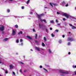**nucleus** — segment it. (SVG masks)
<instances>
[{"label":"nucleus","mask_w":76,"mask_h":76,"mask_svg":"<svg viewBox=\"0 0 76 76\" xmlns=\"http://www.w3.org/2000/svg\"><path fill=\"white\" fill-rule=\"evenodd\" d=\"M37 15L38 18L39 19V20H40L41 22H43V21L45 23H47V21L46 20L44 19V20H42L41 18V17L43 15H44V14H42L40 15H38V14L37 13H36Z\"/></svg>","instance_id":"nucleus-1"},{"label":"nucleus","mask_w":76,"mask_h":76,"mask_svg":"<svg viewBox=\"0 0 76 76\" xmlns=\"http://www.w3.org/2000/svg\"><path fill=\"white\" fill-rule=\"evenodd\" d=\"M60 73H62L61 74V76H64V74H68L69 71H65L61 69H60L59 70Z\"/></svg>","instance_id":"nucleus-2"},{"label":"nucleus","mask_w":76,"mask_h":76,"mask_svg":"<svg viewBox=\"0 0 76 76\" xmlns=\"http://www.w3.org/2000/svg\"><path fill=\"white\" fill-rule=\"evenodd\" d=\"M67 41L72 42V41H75V39L73 38L69 37L68 38Z\"/></svg>","instance_id":"nucleus-3"},{"label":"nucleus","mask_w":76,"mask_h":76,"mask_svg":"<svg viewBox=\"0 0 76 76\" xmlns=\"http://www.w3.org/2000/svg\"><path fill=\"white\" fill-rule=\"evenodd\" d=\"M4 30V26H3L1 25L0 26V31H3Z\"/></svg>","instance_id":"nucleus-4"},{"label":"nucleus","mask_w":76,"mask_h":76,"mask_svg":"<svg viewBox=\"0 0 76 76\" xmlns=\"http://www.w3.org/2000/svg\"><path fill=\"white\" fill-rule=\"evenodd\" d=\"M50 4L51 6H52V7H53V6H57V4L54 3H50Z\"/></svg>","instance_id":"nucleus-5"},{"label":"nucleus","mask_w":76,"mask_h":76,"mask_svg":"<svg viewBox=\"0 0 76 76\" xmlns=\"http://www.w3.org/2000/svg\"><path fill=\"white\" fill-rule=\"evenodd\" d=\"M35 49L36 50H37V51H41V50H44V49H43L42 48H39L36 47Z\"/></svg>","instance_id":"nucleus-6"},{"label":"nucleus","mask_w":76,"mask_h":76,"mask_svg":"<svg viewBox=\"0 0 76 76\" xmlns=\"http://www.w3.org/2000/svg\"><path fill=\"white\" fill-rule=\"evenodd\" d=\"M63 15L66 17L67 18H70V15H68L67 14H66V13L63 14Z\"/></svg>","instance_id":"nucleus-7"},{"label":"nucleus","mask_w":76,"mask_h":76,"mask_svg":"<svg viewBox=\"0 0 76 76\" xmlns=\"http://www.w3.org/2000/svg\"><path fill=\"white\" fill-rule=\"evenodd\" d=\"M0 64H4V62H3V59L2 58H0Z\"/></svg>","instance_id":"nucleus-8"},{"label":"nucleus","mask_w":76,"mask_h":76,"mask_svg":"<svg viewBox=\"0 0 76 76\" xmlns=\"http://www.w3.org/2000/svg\"><path fill=\"white\" fill-rule=\"evenodd\" d=\"M14 66H13V65L11 64L10 66V69H14Z\"/></svg>","instance_id":"nucleus-9"},{"label":"nucleus","mask_w":76,"mask_h":76,"mask_svg":"<svg viewBox=\"0 0 76 76\" xmlns=\"http://www.w3.org/2000/svg\"><path fill=\"white\" fill-rule=\"evenodd\" d=\"M65 4H66V2H65V1H64L61 4V5L62 6H64L65 5Z\"/></svg>","instance_id":"nucleus-10"},{"label":"nucleus","mask_w":76,"mask_h":76,"mask_svg":"<svg viewBox=\"0 0 76 76\" xmlns=\"http://www.w3.org/2000/svg\"><path fill=\"white\" fill-rule=\"evenodd\" d=\"M8 1H10V3H15L16 2V1L14 0H8Z\"/></svg>","instance_id":"nucleus-11"},{"label":"nucleus","mask_w":76,"mask_h":76,"mask_svg":"<svg viewBox=\"0 0 76 76\" xmlns=\"http://www.w3.org/2000/svg\"><path fill=\"white\" fill-rule=\"evenodd\" d=\"M16 34V32L14 30H12V35H15Z\"/></svg>","instance_id":"nucleus-12"},{"label":"nucleus","mask_w":76,"mask_h":76,"mask_svg":"<svg viewBox=\"0 0 76 76\" xmlns=\"http://www.w3.org/2000/svg\"><path fill=\"white\" fill-rule=\"evenodd\" d=\"M27 37L28 38V39H30V40H32V37H30V36H27Z\"/></svg>","instance_id":"nucleus-13"},{"label":"nucleus","mask_w":76,"mask_h":76,"mask_svg":"<svg viewBox=\"0 0 76 76\" xmlns=\"http://www.w3.org/2000/svg\"><path fill=\"white\" fill-rule=\"evenodd\" d=\"M48 50V51L49 54H52V52H51V50L50 49H49Z\"/></svg>","instance_id":"nucleus-14"},{"label":"nucleus","mask_w":76,"mask_h":76,"mask_svg":"<svg viewBox=\"0 0 76 76\" xmlns=\"http://www.w3.org/2000/svg\"><path fill=\"white\" fill-rule=\"evenodd\" d=\"M36 43L37 44V45H39V43L37 41H35Z\"/></svg>","instance_id":"nucleus-15"},{"label":"nucleus","mask_w":76,"mask_h":76,"mask_svg":"<svg viewBox=\"0 0 76 76\" xmlns=\"http://www.w3.org/2000/svg\"><path fill=\"white\" fill-rule=\"evenodd\" d=\"M30 2V0H28L26 2L27 4H29V3Z\"/></svg>","instance_id":"nucleus-16"},{"label":"nucleus","mask_w":76,"mask_h":76,"mask_svg":"<svg viewBox=\"0 0 76 76\" xmlns=\"http://www.w3.org/2000/svg\"><path fill=\"white\" fill-rule=\"evenodd\" d=\"M4 71L6 74L8 73V71H7V69H4Z\"/></svg>","instance_id":"nucleus-17"},{"label":"nucleus","mask_w":76,"mask_h":76,"mask_svg":"<svg viewBox=\"0 0 76 76\" xmlns=\"http://www.w3.org/2000/svg\"><path fill=\"white\" fill-rule=\"evenodd\" d=\"M23 32L22 31H20L18 33V34L19 35H20V34H22Z\"/></svg>","instance_id":"nucleus-18"},{"label":"nucleus","mask_w":76,"mask_h":76,"mask_svg":"<svg viewBox=\"0 0 76 76\" xmlns=\"http://www.w3.org/2000/svg\"><path fill=\"white\" fill-rule=\"evenodd\" d=\"M58 42L59 44H61L62 43V41H61V40H59Z\"/></svg>","instance_id":"nucleus-19"},{"label":"nucleus","mask_w":76,"mask_h":76,"mask_svg":"<svg viewBox=\"0 0 76 76\" xmlns=\"http://www.w3.org/2000/svg\"><path fill=\"white\" fill-rule=\"evenodd\" d=\"M69 18H72V19H74L75 18V17H73V16H71V15H70Z\"/></svg>","instance_id":"nucleus-20"},{"label":"nucleus","mask_w":76,"mask_h":76,"mask_svg":"<svg viewBox=\"0 0 76 76\" xmlns=\"http://www.w3.org/2000/svg\"><path fill=\"white\" fill-rule=\"evenodd\" d=\"M7 11L8 13H9V12H10V10H9V9H7Z\"/></svg>","instance_id":"nucleus-21"},{"label":"nucleus","mask_w":76,"mask_h":76,"mask_svg":"<svg viewBox=\"0 0 76 76\" xmlns=\"http://www.w3.org/2000/svg\"><path fill=\"white\" fill-rule=\"evenodd\" d=\"M72 67L73 68H76V65H73Z\"/></svg>","instance_id":"nucleus-22"},{"label":"nucleus","mask_w":76,"mask_h":76,"mask_svg":"<svg viewBox=\"0 0 76 76\" xmlns=\"http://www.w3.org/2000/svg\"><path fill=\"white\" fill-rule=\"evenodd\" d=\"M8 40V39L7 38H5L4 39V41H7Z\"/></svg>","instance_id":"nucleus-23"},{"label":"nucleus","mask_w":76,"mask_h":76,"mask_svg":"<svg viewBox=\"0 0 76 76\" xmlns=\"http://www.w3.org/2000/svg\"><path fill=\"white\" fill-rule=\"evenodd\" d=\"M42 45L43 46V47H44V46H45V44L44 43H42Z\"/></svg>","instance_id":"nucleus-24"},{"label":"nucleus","mask_w":76,"mask_h":76,"mask_svg":"<svg viewBox=\"0 0 76 76\" xmlns=\"http://www.w3.org/2000/svg\"><path fill=\"white\" fill-rule=\"evenodd\" d=\"M15 26L16 28H18V26L17 25H15Z\"/></svg>","instance_id":"nucleus-25"},{"label":"nucleus","mask_w":76,"mask_h":76,"mask_svg":"<svg viewBox=\"0 0 76 76\" xmlns=\"http://www.w3.org/2000/svg\"><path fill=\"white\" fill-rule=\"evenodd\" d=\"M46 31L47 33H48V30L47 29H46Z\"/></svg>","instance_id":"nucleus-26"},{"label":"nucleus","mask_w":76,"mask_h":76,"mask_svg":"<svg viewBox=\"0 0 76 76\" xmlns=\"http://www.w3.org/2000/svg\"><path fill=\"white\" fill-rule=\"evenodd\" d=\"M44 40L45 41H47V39H46L45 37H44Z\"/></svg>","instance_id":"nucleus-27"},{"label":"nucleus","mask_w":76,"mask_h":76,"mask_svg":"<svg viewBox=\"0 0 76 76\" xmlns=\"http://www.w3.org/2000/svg\"><path fill=\"white\" fill-rule=\"evenodd\" d=\"M16 43H19V40L18 39L16 41Z\"/></svg>","instance_id":"nucleus-28"},{"label":"nucleus","mask_w":76,"mask_h":76,"mask_svg":"<svg viewBox=\"0 0 76 76\" xmlns=\"http://www.w3.org/2000/svg\"><path fill=\"white\" fill-rule=\"evenodd\" d=\"M71 45V43H70V42H68V45Z\"/></svg>","instance_id":"nucleus-29"},{"label":"nucleus","mask_w":76,"mask_h":76,"mask_svg":"<svg viewBox=\"0 0 76 76\" xmlns=\"http://www.w3.org/2000/svg\"><path fill=\"white\" fill-rule=\"evenodd\" d=\"M35 38L36 39L37 38V34H35Z\"/></svg>","instance_id":"nucleus-30"},{"label":"nucleus","mask_w":76,"mask_h":76,"mask_svg":"<svg viewBox=\"0 0 76 76\" xmlns=\"http://www.w3.org/2000/svg\"><path fill=\"white\" fill-rule=\"evenodd\" d=\"M45 66H46L47 67H50V66H49V65H47L46 64H45Z\"/></svg>","instance_id":"nucleus-31"},{"label":"nucleus","mask_w":76,"mask_h":76,"mask_svg":"<svg viewBox=\"0 0 76 76\" xmlns=\"http://www.w3.org/2000/svg\"><path fill=\"white\" fill-rule=\"evenodd\" d=\"M50 23H54V21L53 20H51L50 21Z\"/></svg>","instance_id":"nucleus-32"},{"label":"nucleus","mask_w":76,"mask_h":76,"mask_svg":"<svg viewBox=\"0 0 76 76\" xmlns=\"http://www.w3.org/2000/svg\"><path fill=\"white\" fill-rule=\"evenodd\" d=\"M55 32H58L59 31L58 30H55Z\"/></svg>","instance_id":"nucleus-33"},{"label":"nucleus","mask_w":76,"mask_h":76,"mask_svg":"<svg viewBox=\"0 0 76 76\" xmlns=\"http://www.w3.org/2000/svg\"><path fill=\"white\" fill-rule=\"evenodd\" d=\"M51 36L52 37H54V35L52 34H51Z\"/></svg>","instance_id":"nucleus-34"},{"label":"nucleus","mask_w":76,"mask_h":76,"mask_svg":"<svg viewBox=\"0 0 76 76\" xmlns=\"http://www.w3.org/2000/svg\"><path fill=\"white\" fill-rule=\"evenodd\" d=\"M66 7H68V6H69V4H67L65 5Z\"/></svg>","instance_id":"nucleus-35"},{"label":"nucleus","mask_w":76,"mask_h":76,"mask_svg":"<svg viewBox=\"0 0 76 76\" xmlns=\"http://www.w3.org/2000/svg\"><path fill=\"white\" fill-rule=\"evenodd\" d=\"M33 32H35V31H35V28H33Z\"/></svg>","instance_id":"nucleus-36"},{"label":"nucleus","mask_w":76,"mask_h":76,"mask_svg":"<svg viewBox=\"0 0 76 76\" xmlns=\"http://www.w3.org/2000/svg\"><path fill=\"white\" fill-rule=\"evenodd\" d=\"M44 70H45V71H46V72H48V71H47V70L46 69H45V68H44Z\"/></svg>","instance_id":"nucleus-37"},{"label":"nucleus","mask_w":76,"mask_h":76,"mask_svg":"<svg viewBox=\"0 0 76 76\" xmlns=\"http://www.w3.org/2000/svg\"><path fill=\"white\" fill-rule=\"evenodd\" d=\"M57 15H59V14H60V13L59 12H57Z\"/></svg>","instance_id":"nucleus-38"},{"label":"nucleus","mask_w":76,"mask_h":76,"mask_svg":"<svg viewBox=\"0 0 76 76\" xmlns=\"http://www.w3.org/2000/svg\"><path fill=\"white\" fill-rule=\"evenodd\" d=\"M33 13V12H30V15H32Z\"/></svg>","instance_id":"nucleus-39"},{"label":"nucleus","mask_w":76,"mask_h":76,"mask_svg":"<svg viewBox=\"0 0 76 76\" xmlns=\"http://www.w3.org/2000/svg\"><path fill=\"white\" fill-rule=\"evenodd\" d=\"M72 26V29H75V27L73 26Z\"/></svg>","instance_id":"nucleus-40"},{"label":"nucleus","mask_w":76,"mask_h":76,"mask_svg":"<svg viewBox=\"0 0 76 76\" xmlns=\"http://www.w3.org/2000/svg\"><path fill=\"white\" fill-rule=\"evenodd\" d=\"M39 27H41V24L40 23H39Z\"/></svg>","instance_id":"nucleus-41"},{"label":"nucleus","mask_w":76,"mask_h":76,"mask_svg":"<svg viewBox=\"0 0 76 76\" xmlns=\"http://www.w3.org/2000/svg\"><path fill=\"white\" fill-rule=\"evenodd\" d=\"M63 19L64 21L66 20V18H63Z\"/></svg>","instance_id":"nucleus-42"},{"label":"nucleus","mask_w":76,"mask_h":76,"mask_svg":"<svg viewBox=\"0 0 76 76\" xmlns=\"http://www.w3.org/2000/svg\"><path fill=\"white\" fill-rule=\"evenodd\" d=\"M69 25L70 26H72V25L70 23H69Z\"/></svg>","instance_id":"nucleus-43"},{"label":"nucleus","mask_w":76,"mask_h":76,"mask_svg":"<svg viewBox=\"0 0 76 76\" xmlns=\"http://www.w3.org/2000/svg\"><path fill=\"white\" fill-rule=\"evenodd\" d=\"M70 54H71V53H70V52H69L68 53V54H69V55H70Z\"/></svg>","instance_id":"nucleus-44"},{"label":"nucleus","mask_w":76,"mask_h":76,"mask_svg":"<svg viewBox=\"0 0 76 76\" xmlns=\"http://www.w3.org/2000/svg\"><path fill=\"white\" fill-rule=\"evenodd\" d=\"M56 23L58 22V20H56Z\"/></svg>","instance_id":"nucleus-45"},{"label":"nucleus","mask_w":76,"mask_h":76,"mask_svg":"<svg viewBox=\"0 0 76 76\" xmlns=\"http://www.w3.org/2000/svg\"><path fill=\"white\" fill-rule=\"evenodd\" d=\"M20 63H21V64H23V62H20Z\"/></svg>","instance_id":"nucleus-46"},{"label":"nucleus","mask_w":76,"mask_h":76,"mask_svg":"<svg viewBox=\"0 0 76 76\" xmlns=\"http://www.w3.org/2000/svg\"><path fill=\"white\" fill-rule=\"evenodd\" d=\"M24 9V7H22V9Z\"/></svg>","instance_id":"nucleus-47"},{"label":"nucleus","mask_w":76,"mask_h":76,"mask_svg":"<svg viewBox=\"0 0 76 76\" xmlns=\"http://www.w3.org/2000/svg\"><path fill=\"white\" fill-rule=\"evenodd\" d=\"M39 67H40V68H42V66L41 65Z\"/></svg>","instance_id":"nucleus-48"},{"label":"nucleus","mask_w":76,"mask_h":76,"mask_svg":"<svg viewBox=\"0 0 76 76\" xmlns=\"http://www.w3.org/2000/svg\"><path fill=\"white\" fill-rule=\"evenodd\" d=\"M23 41V40L22 39H21L20 40V42H22Z\"/></svg>","instance_id":"nucleus-49"},{"label":"nucleus","mask_w":76,"mask_h":76,"mask_svg":"<svg viewBox=\"0 0 76 76\" xmlns=\"http://www.w3.org/2000/svg\"><path fill=\"white\" fill-rule=\"evenodd\" d=\"M12 73L13 75H15V73L14 72H13Z\"/></svg>","instance_id":"nucleus-50"},{"label":"nucleus","mask_w":76,"mask_h":76,"mask_svg":"<svg viewBox=\"0 0 76 76\" xmlns=\"http://www.w3.org/2000/svg\"><path fill=\"white\" fill-rule=\"evenodd\" d=\"M57 25H58V26H60V24L58 23Z\"/></svg>","instance_id":"nucleus-51"},{"label":"nucleus","mask_w":76,"mask_h":76,"mask_svg":"<svg viewBox=\"0 0 76 76\" xmlns=\"http://www.w3.org/2000/svg\"><path fill=\"white\" fill-rule=\"evenodd\" d=\"M65 37V36H64V35H63L62 36L63 38H64Z\"/></svg>","instance_id":"nucleus-52"},{"label":"nucleus","mask_w":76,"mask_h":76,"mask_svg":"<svg viewBox=\"0 0 76 76\" xmlns=\"http://www.w3.org/2000/svg\"><path fill=\"white\" fill-rule=\"evenodd\" d=\"M15 18H20L19 17H18V16H15Z\"/></svg>","instance_id":"nucleus-53"},{"label":"nucleus","mask_w":76,"mask_h":76,"mask_svg":"<svg viewBox=\"0 0 76 76\" xmlns=\"http://www.w3.org/2000/svg\"><path fill=\"white\" fill-rule=\"evenodd\" d=\"M20 72L21 73L22 72V69H20Z\"/></svg>","instance_id":"nucleus-54"},{"label":"nucleus","mask_w":76,"mask_h":76,"mask_svg":"<svg viewBox=\"0 0 76 76\" xmlns=\"http://www.w3.org/2000/svg\"><path fill=\"white\" fill-rule=\"evenodd\" d=\"M50 30H52V29H53V28H50Z\"/></svg>","instance_id":"nucleus-55"},{"label":"nucleus","mask_w":76,"mask_h":76,"mask_svg":"<svg viewBox=\"0 0 76 76\" xmlns=\"http://www.w3.org/2000/svg\"><path fill=\"white\" fill-rule=\"evenodd\" d=\"M21 45L22 46L23 45V43H22L21 44Z\"/></svg>","instance_id":"nucleus-56"},{"label":"nucleus","mask_w":76,"mask_h":76,"mask_svg":"<svg viewBox=\"0 0 76 76\" xmlns=\"http://www.w3.org/2000/svg\"><path fill=\"white\" fill-rule=\"evenodd\" d=\"M31 51H33V50L32 49H31L30 50Z\"/></svg>","instance_id":"nucleus-57"},{"label":"nucleus","mask_w":76,"mask_h":76,"mask_svg":"<svg viewBox=\"0 0 76 76\" xmlns=\"http://www.w3.org/2000/svg\"><path fill=\"white\" fill-rule=\"evenodd\" d=\"M28 19H29V20H30V19H31V18H28Z\"/></svg>","instance_id":"nucleus-58"},{"label":"nucleus","mask_w":76,"mask_h":76,"mask_svg":"<svg viewBox=\"0 0 76 76\" xmlns=\"http://www.w3.org/2000/svg\"><path fill=\"white\" fill-rule=\"evenodd\" d=\"M45 9H47V7H45Z\"/></svg>","instance_id":"nucleus-59"},{"label":"nucleus","mask_w":76,"mask_h":76,"mask_svg":"<svg viewBox=\"0 0 76 76\" xmlns=\"http://www.w3.org/2000/svg\"><path fill=\"white\" fill-rule=\"evenodd\" d=\"M4 33V32H2V34H3Z\"/></svg>","instance_id":"nucleus-60"},{"label":"nucleus","mask_w":76,"mask_h":76,"mask_svg":"<svg viewBox=\"0 0 76 76\" xmlns=\"http://www.w3.org/2000/svg\"><path fill=\"white\" fill-rule=\"evenodd\" d=\"M26 70H24V72H26Z\"/></svg>","instance_id":"nucleus-61"},{"label":"nucleus","mask_w":76,"mask_h":76,"mask_svg":"<svg viewBox=\"0 0 76 76\" xmlns=\"http://www.w3.org/2000/svg\"><path fill=\"white\" fill-rule=\"evenodd\" d=\"M69 34H70V32H69Z\"/></svg>","instance_id":"nucleus-62"},{"label":"nucleus","mask_w":76,"mask_h":76,"mask_svg":"<svg viewBox=\"0 0 76 76\" xmlns=\"http://www.w3.org/2000/svg\"><path fill=\"white\" fill-rule=\"evenodd\" d=\"M16 54H18V53H16Z\"/></svg>","instance_id":"nucleus-63"},{"label":"nucleus","mask_w":76,"mask_h":76,"mask_svg":"<svg viewBox=\"0 0 76 76\" xmlns=\"http://www.w3.org/2000/svg\"><path fill=\"white\" fill-rule=\"evenodd\" d=\"M0 76H2V75L0 74Z\"/></svg>","instance_id":"nucleus-64"}]
</instances>
